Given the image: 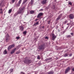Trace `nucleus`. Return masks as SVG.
I'll list each match as a JSON object with an SVG mask.
<instances>
[{"label": "nucleus", "mask_w": 74, "mask_h": 74, "mask_svg": "<svg viewBox=\"0 0 74 74\" xmlns=\"http://www.w3.org/2000/svg\"><path fill=\"white\" fill-rule=\"evenodd\" d=\"M24 63H25V64H29L30 63H32V61L31 60L27 59V58L26 57L25 58V60L24 61Z\"/></svg>", "instance_id": "obj_1"}, {"label": "nucleus", "mask_w": 74, "mask_h": 74, "mask_svg": "<svg viewBox=\"0 0 74 74\" xmlns=\"http://www.w3.org/2000/svg\"><path fill=\"white\" fill-rule=\"evenodd\" d=\"M25 7H23L22 8H21L19 11L16 13L17 15L19 14H21V13H23L24 11H25Z\"/></svg>", "instance_id": "obj_2"}, {"label": "nucleus", "mask_w": 74, "mask_h": 74, "mask_svg": "<svg viewBox=\"0 0 74 74\" xmlns=\"http://www.w3.org/2000/svg\"><path fill=\"white\" fill-rule=\"evenodd\" d=\"M45 45L44 44L40 45L39 47V49L40 50L41 49H42V50L44 49V48H45Z\"/></svg>", "instance_id": "obj_3"}, {"label": "nucleus", "mask_w": 74, "mask_h": 74, "mask_svg": "<svg viewBox=\"0 0 74 74\" xmlns=\"http://www.w3.org/2000/svg\"><path fill=\"white\" fill-rule=\"evenodd\" d=\"M51 35L52 36V40H55V38H56V36H55V34H52Z\"/></svg>", "instance_id": "obj_4"}, {"label": "nucleus", "mask_w": 74, "mask_h": 74, "mask_svg": "<svg viewBox=\"0 0 74 74\" xmlns=\"http://www.w3.org/2000/svg\"><path fill=\"white\" fill-rule=\"evenodd\" d=\"M14 47H15V45L14 44L12 45L9 46L8 47V50H10V49L12 48H14Z\"/></svg>", "instance_id": "obj_5"}, {"label": "nucleus", "mask_w": 74, "mask_h": 74, "mask_svg": "<svg viewBox=\"0 0 74 74\" xmlns=\"http://www.w3.org/2000/svg\"><path fill=\"white\" fill-rule=\"evenodd\" d=\"M74 16L73 14H71L69 16V18L71 19H72L74 18Z\"/></svg>", "instance_id": "obj_6"}, {"label": "nucleus", "mask_w": 74, "mask_h": 74, "mask_svg": "<svg viewBox=\"0 0 74 74\" xmlns=\"http://www.w3.org/2000/svg\"><path fill=\"white\" fill-rule=\"evenodd\" d=\"M70 68L69 67H68L67 69H66L65 72V74H66L69 72V71H70Z\"/></svg>", "instance_id": "obj_7"}, {"label": "nucleus", "mask_w": 74, "mask_h": 74, "mask_svg": "<svg viewBox=\"0 0 74 74\" xmlns=\"http://www.w3.org/2000/svg\"><path fill=\"white\" fill-rule=\"evenodd\" d=\"M43 16V13H40L37 16V18H40L41 16Z\"/></svg>", "instance_id": "obj_8"}, {"label": "nucleus", "mask_w": 74, "mask_h": 74, "mask_svg": "<svg viewBox=\"0 0 74 74\" xmlns=\"http://www.w3.org/2000/svg\"><path fill=\"white\" fill-rule=\"evenodd\" d=\"M47 0H42L41 2V4L43 5L46 4L47 3Z\"/></svg>", "instance_id": "obj_9"}, {"label": "nucleus", "mask_w": 74, "mask_h": 74, "mask_svg": "<svg viewBox=\"0 0 74 74\" xmlns=\"http://www.w3.org/2000/svg\"><path fill=\"white\" fill-rule=\"evenodd\" d=\"M22 0H20L18 2V4L16 5L17 7H19L20 6V4H21V3H22Z\"/></svg>", "instance_id": "obj_10"}, {"label": "nucleus", "mask_w": 74, "mask_h": 74, "mask_svg": "<svg viewBox=\"0 0 74 74\" xmlns=\"http://www.w3.org/2000/svg\"><path fill=\"white\" fill-rule=\"evenodd\" d=\"M62 16V14H61L57 18V20H59V19L61 18Z\"/></svg>", "instance_id": "obj_11"}, {"label": "nucleus", "mask_w": 74, "mask_h": 74, "mask_svg": "<svg viewBox=\"0 0 74 74\" xmlns=\"http://www.w3.org/2000/svg\"><path fill=\"white\" fill-rule=\"evenodd\" d=\"M16 48H15L14 49H13L11 52V54H13V53L15 52V50H16Z\"/></svg>", "instance_id": "obj_12"}, {"label": "nucleus", "mask_w": 74, "mask_h": 74, "mask_svg": "<svg viewBox=\"0 0 74 74\" xmlns=\"http://www.w3.org/2000/svg\"><path fill=\"white\" fill-rule=\"evenodd\" d=\"M20 29L22 31H23V29H24V28H23V27L22 26H20Z\"/></svg>", "instance_id": "obj_13"}, {"label": "nucleus", "mask_w": 74, "mask_h": 74, "mask_svg": "<svg viewBox=\"0 0 74 74\" xmlns=\"http://www.w3.org/2000/svg\"><path fill=\"white\" fill-rule=\"evenodd\" d=\"M10 40V38H6L5 40L6 42H8Z\"/></svg>", "instance_id": "obj_14"}, {"label": "nucleus", "mask_w": 74, "mask_h": 74, "mask_svg": "<svg viewBox=\"0 0 74 74\" xmlns=\"http://www.w3.org/2000/svg\"><path fill=\"white\" fill-rule=\"evenodd\" d=\"M53 74V72L52 71L48 73L47 74Z\"/></svg>", "instance_id": "obj_15"}, {"label": "nucleus", "mask_w": 74, "mask_h": 74, "mask_svg": "<svg viewBox=\"0 0 74 74\" xmlns=\"http://www.w3.org/2000/svg\"><path fill=\"white\" fill-rule=\"evenodd\" d=\"M34 12H35L34 10H31L30 11L31 14H34Z\"/></svg>", "instance_id": "obj_16"}, {"label": "nucleus", "mask_w": 74, "mask_h": 74, "mask_svg": "<svg viewBox=\"0 0 74 74\" xmlns=\"http://www.w3.org/2000/svg\"><path fill=\"white\" fill-rule=\"evenodd\" d=\"M3 53L4 55H5V54H7V50H4Z\"/></svg>", "instance_id": "obj_17"}, {"label": "nucleus", "mask_w": 74, "mask_h": 74, "mask_svg": "<svg viewBox=\"0 0 74 74\" xmlns=\"http://www.w3.org/2000/svg\"><path fill=\"white\" fill-rule=\"evenodd\" d=\"M34 1V0H31V5L33 4Z\"/></svg>", "instance_id": "obj_18"}, {"label": "nucleus", "mask_w": 74, "mask_h": 74, "mask_svg": "<svg viewBox=\"0 0 74 74\" xmlns=\"http://www.w3.org/2000/svg\"><path fill=\"white\" fill-rule=\"evenodd\" d=\"M6 38H10V36H9V34H7Z\"/></svg>", "instance_id": "obj_19"}, {"label": "nucleus", "mask_w": 74, "mask_h": 74, "mask_svg": "<svg viewBox=\"0 0 74 74\" xmlns=\"http://www.w3.org/2000/svg\"><path fill=\"white\" fill-rule=\"evenodd\" d=\"M0 14H3V9H0Z\"/></svg>", "instance_id": "obj_20"}, {"label": "nucleus", "mask_w": 74, "mask_h": 74, "mask_svg": "<svg viewBox=\"0 0 74 74\" xmlns=\"http://www.w3.org/2000/svg\"><path fill=\"white\" fill-rule=\"evenodd\" d=\"M27 33V31H24L23 32V34L25 35H26Z\"/></svg>", "instance_id": "obj_21"}, {"label": "nucleus", "mask_w": 74, "mask_h": 74, "mask_svg": "<svg viewBox=\"0 0 74 74\" xmlns=\"http://www.w3.org/2000/svg\"><path fill=\"white\" fill-rule=\"evenodd\" d=\"M27 1V0H25L23 2V4H25V3L26 2V1Z\"/></svg>", "instance_id": "obj_22"}, {"label": "nucleus", "mask_w": 74, "mask_h": 74, "mask_svg": "<svg viewBox=\"0 0 74 74\" xmlns=\"http://www.w3.org/2000/svg\"><path fill=\"white\" fill-rule=\"evenodd\" d=\"M64 56H65V57H66V56H68V54H65L64 55Z\"/></svg>", "instance_id": "obj_23"}, {"label": "nucleus", "mask_w": 74, "mask_h": 74, "mask_svg": "<svg viewBox=\"0 0 74 74\" xmlns=\"http://www.w3.org/2000/svg\"><path fill=\"white\" fill-rule=\"evenodd\" d=\"M12 11V9H10L9 11V13H10Z\"/></svg>", "instance_id": "obj_24"}, {"label": "nucleus", "mask_w": 74, "mask_h": 74, "mask_svg": "<svg viewBox=\"0 0 74 74\" xmlns=\"http://www.w3.org/2000/svg\"><path fill=\"white\" fill-rule=\"evenodd\" d=\"M36 25H38V21L36 22V24H34V25L36 26Z\"/></svg>", "instance_id": "obj_25"}, {"label": "nucleus", "mask_w": 74, "mask_h": 74, "mask_svg": "<svg viewBox=\"0 0 74 74\" xmlns=\"http://www.w3.org/2000/svg\"><path fill=\"white\" fill-rule=\"evenodd\" d=\"M20 38V37L19 36H17L16 37V39H19Z\"/></svg>", "instance_id": "obj_26"}, {"label": "nucleus", "mask_w": 74, "mask_h": 74, "mask_svg": "<svg viewBox=\"0 0 74 74\" xmlns=\"http://www.w3.org/2000/svg\"><path fill=\"white\" fill-rule=\"evenodd\" d=\"M16 54H19L20 53V51H17L16 52Z\"/></svg>", "instance_id": "obj_27"}, {"label": "nucleus", "mask_w": 74, "mask_h": 74, "mask_svg": "<svg viewBox=\"0 0 74 74\" xmlns=\"http://www.w3.org/2000/svg\"><path fill=\"white\" fill-rule=\"evenodd\" d=\"M67 22H68V21L66 20L64 22V24L65 25L66 23H67Z\"/></svg>", "instance_id": "obj_28"}, {"label": "nucleus", "mask_w": 74, "mask_h": 74, "mask_svg": "<svg viewBox=\"0 0 74 74\" xmlns=\"http://www.w3.org/2000/svg\"><path fill=\"white\" fill-rule=\"evenodd\" d=\"M52 9H54V10H55V6H53L52 7Z\"/></svg>", "instance_id": "obj_29"}, {"label": "nucleus", "mask_w": 74, "mask_h": 74, "mask_svg": "<svg viewBox=\"0 0 74 74\" xmlns=\"http://www.w3.org/2000/svg\"><path fill=\"white\" fill-rule=\"evenodd\" d=\"M40 56H38L37 57L38 59H40Z\"/></svg>", "instance_id": "obj_30"}, {"label": "nucleus", "mask_w": 74, "mask_h": 74, "mask_svg": "<svg viewBox=\"0 0 74 74\" xmlns=\"http://www.w3.org/2000/svg\"><path fill=\"white\" fill-rule=\"evenodd\" d=\"M15 0H12V1L13 3H14L15 2Z\"/></svg>", "instance_id": "obj_31"}, {"label": "nucleus", "mask_w": 74, "mask_h": 74, "mask_svg": "<svg viewBox=\"0 0 74 74\" xmlns=\"http://www.w3.org/2000/svg\"><path fill=\"white\" fill-rule=\"evenodd\" d=\"M69 4L70 5H72V3H71V2H69Z\"/></svg>", "instance_id": "obj_32"}, {"label": "nucleus", "mask_w": 74, "mask_h": 74, "mask_svg": "<svg viewBox=\"0 0 74 74\" xmlns=\"http://www.w3.org/2000/svg\"><path fill=\"white\" fill-rule=\"evenodd\" d=\"M13 70H14L13 69H11V70H10L11 73H12V71H13Z\"/></svg>", "instance_id": "obj_33"}, {"label": "nucleus", "mask_w": 74, "mask_h": 74, "mask_svg": "<svg viewBox=\"0 0 74 74\" xmlns=\"http://www.w3.org/2000/svg\"><path fill=\"white\" fill-rule=\"evenodd\" d=\"M45 39H48V37L46 36L45 38Z\"/></svg>", "instance_id": "obj_34"}, {"label": "nucleus", "mask_w": 74, "mask_h": 74, "mask_svg": "<svg viewBox=\"0 0 74 74\" xmlns=\"http://www.w3.org/2000/svg\"><path fill=\"white\" fill-rule=\"evenodd\" d=\"M68 37H71V36L70 35H68L67 36Z\"/></svg>", "instance_id": "obj_35"}, {"label": "nucleus", "mask_w": 74, "mask_h": 74, "mask_svg": "<svg viewBox=\"0 0 74 74\" xmlns=\"http://www.w3.org/2000/svg\"><path fill=\"white\" fill-rule=\"evenodd\" d=\"M72 56V54H70L69 55V56Z\"/></svg>", "instance_id": "obj_36"}, {"label": "nucleus", "mask_w": 74, "mask_h": 74, "mask_svg": "<svg viewBox=\"0 0 74 74\" xmlns=\"http://www.w3.org/2000/svg\"><path fill=\"white\" fill-rule=\"evenodd\" d=\"M72 71H74V68L72 69Z\"/></svg>", "instance_id": "obj_37"}, {"label": "nucleus", "mask_w": 74, "mask_h": 74, "mask_svg": "<svg viewBox=\"0 0 74 74\" xmlns=\"http://www.w3.org/2000/svg\"><path fill=\"white\" fill-rule=\"evenodd\" d=\"M40 11H43V9H41L40 10Z\"/></svg>", "instance_id": "obj_38"}, {"label": "nucleus", "mask_w": 74, "mask_h": 74, "mask_svg": "<svg viewBox=\"0 0 74 74\" xmlns=\"http://www.w3.org/2000/svg\"><path fill=\"white\" fill-rule=\"evenodd\" d=\"M23 73H24L23 72H21V74H23Z\"/></svg>", "instance_id": "obj_39"}, {"label": "nucleus", "mask_w": 74, "mask_h": 74, "mask_svg": "<svg viewBox=\"0 0 74 74\" xmlns=\"http://www.w3.org/2000/svg\"><path fill=\"white\" fill-rule=\"evenodd\" d=\"M71 35H73V33H71Z\"/></svg>", "instance_id": "obj_40"}, {"label": "nucleus", "mask_w": 74, "mask_h": 74, "mask_svg": "<svg viewBox=\"0 0 74 74\" xmlns=\"http://www.w3.org/2000/svg\"><path fill=\"white\" fill-rule=\"evenodd\" d=\"M38 21V19H36L35 20V21Z\"/></svg>", "instance_id": "obj_41"}, {"label": "nucleus", "mask_w": 74, "mask_h": 74, "mask_svg": "<svg viewBox=\"0 0 74 74\" xmlns=\"http://www.w3.org/2000/svg\"><path fill=\"white\" fill-rule=\"evenodd\" d=\"M48 22L49 23L48 24H49V22H50V21H49Z\"/></svg>", "instance_id": "obj_42"}, {"label": "nucleus", "mask_w": 74, "mask_h": 74, "mask_svg": "<svg viewBox=\"0 0 74 74\" xmlns=\"http://www.w3.org/2000/svg\"><path fill=\"white\" fill-rule=\"evenodd\" d=\"M42 28H44V26L42 27Z\"/></svg>", "instance_id": "obj_43"}, {"label": "nucleus", "mask_w": 74, "mask_h": 74, "mask_svg": "<svg viewBox=\"0 0 74 74\" xmlns=\"http://www.w3.org/2000/svg\"><path fill=\"white\" fill-rule=\"evenodd\" d=\"M69 25V23L67 24V25Z\"/></svg>", "instance_id": "obj_44"}, {"label": "nucleus", "mask_w": 74, "mask_h": 74, "mask_svg": "<svg viewBox=\"0 0 74 74\" xmlns=\"http://www.w3.org/2000/svg\"><path fill=\"white\" fill-rule=\"evenodd\" d=\"M22 74H25V73H23Z\"/></svg>", "instance_id": "obj_45"}, {"label": "nucleus", "mask_w": 74, "mask_h": 74, "mask_svg": "<svg viewBox=\"0 0 74 74\" xmlns=\"http://www.w3.org/2000/svg\"><path fill=\"white\" fill-rule=\"evenodd\" d=\"M51 59V58H50L49 60Z\"/></svg>", "instance_id": "obj_46"}, {"label": "nucleus", "mask_w": 74, "mask_h": 74, "mask_svg": "<svg viewBox=\"0 0 74 74\" xmlns=\"http://www.w3.org/2000/svg\"><path fill=\"white\" fill-rule=\"evenodd\" d=\"M69 0H66V1H68Z\"/></svg>", "instance_id": "obj_47"}]
</instances>
